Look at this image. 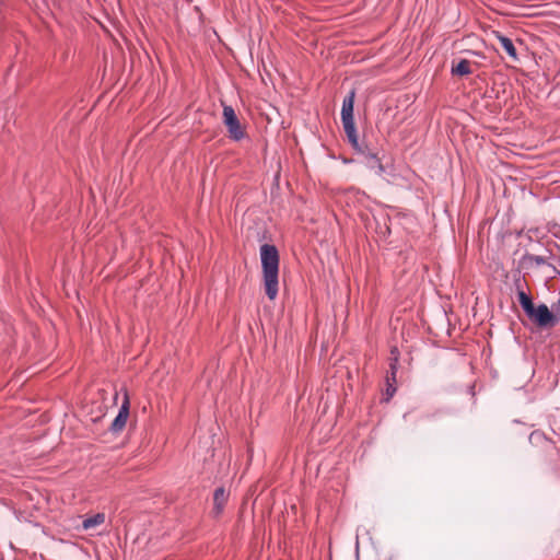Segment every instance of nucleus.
I'll use <instances>...</instances> for the list:
<instances>
[{
	"label": "nucleus",
	"instance_id": "1",
	"mask_svg": "<svg viewBox=\"0 0 560 560\" xmlns=\"http://www.w3.org/2000/svg\"><path fill=\"white\" fill-rule=\"evenodd\" d=\"M260 261L265 293L270 301H273L279 291V253L277 247L270 244L261 245Z\"/></svg>",
	"mask_w": 560,
	"mask_h": 560
},
{
	"label": "nucleus",
	"instance_id": "2",
	"mask_svg": "<svg viewBox=\"0 0 560 560\" xmlns=\"http://www.w3.org/2000/svg\"><path fill=\"white\" fill-rule=\"evenodd\" d=\"M355 98V90H351L348 95L342 101L341 107V122L347 136V139L353 150L358 153L362 154L365 159H369V152H372L368 144L359 141L354 117H353V106Z\"/></svg>",
	"mask_w": 560,
	"mask_h": 560
},
{
	"label": "nucleus",
	"instance_id": "3",
	"mask_svg": "<svg viewBox=\"0 0 560 560\" xmlns=\"http://www.w3.org/2000/svg\"><path fill=\"white\" fill-rule=\"evenodd\" d=\"M526 316L539 328H553L560 323V308H558L557 304L549 308L546 304L541 303L538 306H534Z\"/></svg>",
	"mask_w": 560,
	"mask_h": 560
},
{
	"label": "nucleus",
	"instance_id": "4",
	"mask_svg": "<svg viewBox=\"0 0 560 560\" xmlns=\"http://www.w3.org/2000/svg\"><path fill=\"white\" fill-rule=\"evenodd\" d=\"M223 122L228 128L229 137L234 141H240L245 137V132L240 124L235 110L230 105L223 106Z\"/></svg>",
	"mask_w": 560,
	"mask_h": 560
},
{
	"label": "nucleus",
	"instance_id": "5",
	"mask_svg": "<svg viewBox=\"0 0 560 560\" xmlns=\"http://www.w3.org/2000/svg\"><path fill=\"white\" fill-rule=\"evenodd\" d=\"M129 416V400L128 397L125 398L122 405L119 408L118 415L114 419V421L110 424V431L113 432H119L121 431L127 422Z\"/></svg>",
	"mask_w": 560,
	"mask_h": 560
},
{
	"label": "nucleus",
	"instance_id": "6",
	"mask_svg": "<svg viewBox=\"0 0 560 560\" xmlns=\"http://www.w3.org/2000/svg\"><path fill=\"white\" fill-rule=\"evenodd\" d=\"M229 494L223 487H219L213 493V512L215 515H220L223 512L225 503L228 502Z\"/></svg>",
	"mask_w": 560,
	"mask_h": 560
},
{
	"label": "nucleus",
	"instance_id": "7",
	"mask_svg": "<svg viewBox=\"0 0 560 560\" xmlns=\"http://www.w3.org/2000/svg\"><path fill=\"white\" fill-rule=\"evenodd\" d=\"M516 288L520 305L522 306L524 313L527 315L535 305L533 303L532 298L527 293H525V291L521 288V284L518 282L516 283Z\"/></svg>",
	"mask_w": 560,
	"mask_h": 560
},
{
	"label": "nucleus",
	"instance_id": "8",
	"mask_svg": "<svg viewBox=\"0 0 560 560\" xmlns=\"http://www.w3.org/2000/svg\"><path fill=\"white\" fill-rule=\"evenodd\" d=\"M497 38L499 39L502 48L506 51V54L513 58L514 60L517 59V52H516V48L512 42L511 38L504 36V35H501V34H498L497 35Z\"/></svg>",
	"mask_w": 560,
	"mask_h": 560
},
{
	"label": "nucleus",
	"instance_id": "9",
	"mask_svg": "<svg viewBox=\"0 0 560 560\" xmlns=\"http://www.w3.org/2000/svg\"><path fill=\"white\" fill-rule=\"evenodd\" d=\"M366 165L370 170L375 171L376 174L381 175L384 172L383 164L377 158L376 153L369 152V159H366Z\"/></svg>",
	"mask_w": 560,
	"mask_h": 560
},
{
	"label": "nucleus",
	"instance_id": "10",
	"mask_svg": "<svg viewBox=\"0 0 560 560\" xmlns=\"http://www.w3.org/2000/svg\"><path fill=\"white\" fill-rule=\"evenodd\" d=\"M105 522V515L103 513H97L93 516L85 518L82 523L84 529H91L96 526L102 525Z\"/></svg>",
	"mask_w": 560,
	"mask_h": 560
},
{
	"label": "nucleus",
	"instance_id": "11",
	"mask_svg": "<svg viewBox=\"0 0 560 560\" xmlns=\"http://www.w3.org/2000/svg\"><path fill=\"white\" fill-rule=\"evenodd\" d=\"M452 73L457 75H468L471 73L470 61L462 59L456 66L452 68Z\"/></svg>",
	"mask_w": 560,
	"mask_h": 560
},
{
	"label": "nucleus",
	"instance_id": "12",
	"mask_svg": "<svg viewBox=\"0 0 560 560\" xmlns=\"http://www.w3.org/2000/svg\"><path fill=\"white\" fill-rule=\"evenodd\" d=\"M392 355L394 357L390 359L389 373L387 376L392 377L393 383H396V374L398 371V351L396 348L392 350Z\"/></svg>",
	"mask_w": 560,
	"mask_h": 560
},
{
	"label": "nucleus",
	"instance_id": "13",
	"mask_svg": "<svg viewBox=\"0 0 560 560\" xmlns=\"http://www.w3.org/2000/svg\"><path fill=\"white\" fill-rule=\"evenodd\" d=\"M524 261L529 266H544L547 259L544 256L527 254L524 256Z\"/></svg>",
	"mask_w": 560,
	"mask_h": 560
},
{
	"label": "nucleus",
	"instance_id": "14",
	"mask_svg": "<svg viewBox=\"0 0 560 560\" xmlns=\"http://www.w3.org/2000/svg\"><path fill=\"white\" fill-rule=\"evenodd\" d=\"M396 383H393L392 377L386 376V390L384 394V400L389 401L396 393Z\"/></svg>",
	"mask_w": 560,
	"mask_h": 560
},
{
	"label": "nucleus",
	"instance_id": "15",
	"mask_svg": "<svg viewBox=\"0 0 560 560\" xmlns=\"http://www.w3.org/2000/svg\"><path fill=\"white\" fill-rule=\"evenodd\" d=\"M532 436H537L536 433H532ZM538 436H542L541 434H538Z\"/></svg>",
	"mask_w": 560,
	"mask_h": 560
}]
</instances>
